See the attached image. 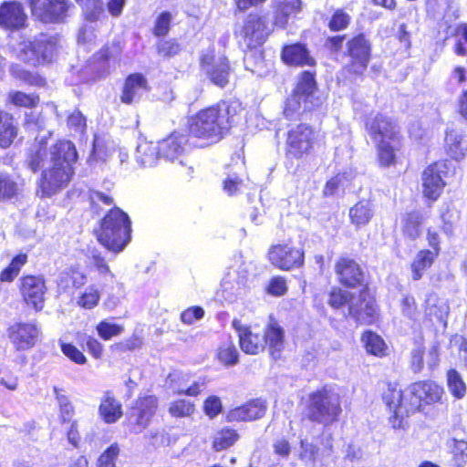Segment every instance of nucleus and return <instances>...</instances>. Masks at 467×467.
<instances>
[{
  "mask_svg": "<svg viewBox=\"0 0 467 467\" xmlns=\"http://www.w3.org/2000/svg\"><path fill=\"white\" fill-rule=\"evenodd\" d=\"M77 160L74 144L59 141L50 147L44 139L36 140L29 148L26 164L33 171H41L36 194L49 198L66 188L71 180L72 163Z\"/></svg>",
  "mask_w": 467,
  "mask_h": 467,
  "instance_id": "1",
  "label": "nucleus"
},
{
  "mask_svg": "<svg viewBox=\"0 0 467 467\" xmlns=\"http://www.w3.org/2000/svg\"><path fill=\"white\" fill-rule=\"evenodd\" d=\"M442 392V388L431 380L415 382L405 392L389 385L383 394V400L392 412L389 417L391 427L404 429L405 419L410 413L419 410L422 403L431 404L439 401Z\"/></svg>",
  "mask_w": 467,
  "mask_h": 467,
  "instance_id": "2",
  "label": "nucleus"
},
{
  "mask_svg": "<svg viewBox=\"0 0 467 467\" xmlns=\"http://www.w3.org/2000/svg\"><path fill=\"white\" fill-rule=\"evenodd\" d=\"M240 109L238 101L231 100L199 111L190 120V136L199 140L201 147L218 142L235 122Z\"/></svg>",
  "mask_w": 467,
  "mask_h": 467,
  "instance_id": "3",
  "label": "nucleus"
},
{
  "mask_svg": "<svg viewBox=\"0 0 467 467\" xmlns=\"http://www.w3.org/2000/svg\"><path fill=\"white\" fill-rule=\"evenodd\" d=\"M131 222L119 207L111 209L103 218L98 233L99 242L107 249L119 253L130 241Z\"/></svg>",
  "mask_w": 467,
  "mask_h": 467,
  "instance_id": "4",
  "label": "nucleus"
},
{
  "mask_svg": "<svg viewBox=\"0 0 467 467\" xmlns=\"http://www.w3.org/2000/svg\"><path fill=\"white\" fill-rule=\"evenodd\" d=\"M342 412L339 393L333 388L324 387L309 395L307 417L324 425L336 421Z\"/></svg>",
  "mask_w": 467,
  "mask_h": 467,
  "instance_id": "5",
  "label": "nucleus"
},
{
  "mask_svg": "<svg viewBox=\"0 0 467 467\" xmlns=\"http://www.w3.org/2000/svg\"><path fill=\"white\" fill-rule=\"evenodd\" d=\"M58 39L56 36L38 34L33 37L23 38L17 47V55L20 59L37 66L49 63L57 50Z\"/></svg>",
  "mask_w": 467,
  "mask_h": 467,
  "instance_id": "6",
  "label": "nucleus"
},
{
  "mask_svg": "<svg viewBox=\"0 0 467 467\" xmlns=\"http://www.w3.org/2000/svg\"><path fill=\"white\" fill-rule=\"evenodd\" d=\"M319 131L306 123L292 125L285 136V151L287 156L300 160L309 155L319 141Z\"/></svg>",
  "mask_w": 467,
  "mask_h": 467,
  "instance_id": "7",
  "label": "nucleus"
},
{
  "mask_svg": "<svg viewBox=\"0 0 467 467\" xmlns=\"http://www.w3.org/2000/svg\"><path fill=\"white\" fill-rule=\"evenodd\" d=\"M34 17L43 23L61 22L71 4L67 0H29Z\"/></svg>",
  "mask_w": 467,
  "mask_h": 467,
  "instance_id": "8",
  "label": "nucleus"
},
{
  "mask_svg": "<svg viewBox=\"0 0 467 467\" xmlns=\"http://www.w3.org/2000/svg\"><path fill=\"white\" fill-rule=\"evenodd\" d=\"M449 166L446 161H437L429 165L422 172V192L430 200H436L441 193L448 173Z\"/></svg>",
  "mask_w": 467,
  "mask_h": 467,
  "instance_id": "9",
  "label": "nucleus"
},
{
  "mask_svg": "<svg viewBox=\"0 0 467 467\" xmlns=\"http://www.w3.org/2000/svg\"><path fill=\"white\" fill-rule=\"evenodd\" d=\"M349 316L362 325H370L378 317L374 297L367 290L361 291L350 300Z\"/></svg>",
  "mask_w": 467,
  "mask_h": 467,
  "instance_id": "10",
  "label": "nucleus"
},
{
  "mask_svg": "<svg viewBox=\"0 0 467 467\" xmlns=\"http://www.w3.org/2000/svg\"><path fill=\"white\" fill-rule=\"evenodd\" d=\"M270 31L266 16L250 14L241 31V36L247 47L252 48L263 44Z\"/></svg>",
  "mask_w": 467,
  "mask_h": 467,
  "instance_id": "11",
  "label": "nucleus"
},
{
  "mask_svg": "<svg viewBox=\"0 0 467 467\" xmlns=\"http://www.w3.org/2000/svg\"><path fill=\"white\" fill-rule=\"evenodd\" d=\"M270 262L282 270L300 267L304 263V252L288 244H276L268 253Z\"/></svg>",
  "mask_w": 467,
  "mask_h": 467,
  "instance_id": "12",
  "label": "nucleus"
},
{
  "mask_svg": "<svg viewBox=\"0 0 467 467\" xmlns=\"http://www.w3.org/2000/svg\"><path fill=\"white\" fill-rule=\"evenodd\" d=\"M8 337L17 350L33 348L40 334L37 325L34 322H17L9 327Z\"/></svg>",
  "mask_w": 467,
  "mask_h": 467,
  "instance_id": "13",
  "label": "nucleus"
},
{
  "mask_svg": "<svg viewBox=\"0 0 467 467\" xmlns=\"http://www.w3.org/2000/svg\"><path fill=\"white\" fill-rule=\"evenodd\" d=\"M202 67L214 85L220 88H223L227 85L229 81L230 66L225 57H215L213 54H206L202 57Z\"/></svg>",
  "mask_w": 467,
  "mask_h": 467,
  "instance_id": "14",
  "label": "nucleus"
},
{
  "mask_svg": "<svg viewBox=\"0 0 467 467\" xmlns=\"http://www.w3.org/2000/svg\"><path fill=\"white\" fill-rule=\"evenodd\" d=\"M20 290L26 304L31 305L36 310L43 308L47 287L42 277L35 275L23 277Z\"/></svg>",
  "mask_w": 467,
  "mask_h": 467,
  "instance_id": "15",
  "label": "nucleus"
},
{
  "mask_svg": "<svg viewBox=\"0 0 467 467\" xmlns=\"http://www.w3.org/2000/svg\"><path fill=\"white\" fill-rule=\"evenodd\" d=\"M27 15L21 3L5 2L0 5V27L6 30H19L26 26Z\"/></svg>",
  "mask_w": 467,
  "mask_h": 467,
  "instance_id": "16",
  "label": "nucleus"
},
{
  "mask_svg": "<svg viewBox=\"0 0 467 467\" xmlns=\"http://www.w3.org/2000/svg\"><path fill=\"white\" fill-rule=\"evenodd\" d=\"M369 52L370 47L364 36L359 35L349 41L348 53L352 61L348 70L354 74H362L367 68Z\"/></svg>",
  "mask_w": 467,
  "mask_h": 467,
  "instance_id": "17",
  "label": "nucleus"
},
{
  "mask_svg": "<svg viewBox=\"0 0 467 467\" xmlns=\"http://www.w3.org/2000/svg\"><path fill=\"white\" fill-rule=\"evenodd\" d=\"M366 128L374 141L394 140L398 138L396 125L381 114H377L375 117L368 119Z\"/></svg>",
  "mask_w": 467,
  "mask_h": 467,
  "instance_id": "18",
  "label": "nucleus"
},
{
  "mask_svg": "<svg viewBox=\"0 0 467 467\" xmlns=\"http://www.w3.org/2000/svg\"><path fill=\"white\" fill-rule=\"evenodd\" d=\"M149 90L148 81L142 74H131L126 78L120 100L125 104L138 102Z\"/></svg>",
  "mask_w": 467,
  "mask_h": 467,
  "instance_id": "19",
  "label": "nucleus"
},
{
  "mask_svg": "<svg viewBox=\"0 0 467 467\" xmlns=\"http://www.w3.org/2000/svg\"><path fill=\"white\" fill-rule=\"evenodd\" d=\"M266 410V404L264 400H253L240 407L231 410L226 419L228 421H246L262 418Z\"/></svg>",
  "mask_w": 467,
  "mask_h": 467,
  "instance_id": "20",
  "label": "nucleus"
},
{
  "mask_svg": "<svg viewBox=\"0 0 467 467\" xmlns=\"http://www.w3.org/2000/svg\"><path fill=\"white\" fill-rule=\"evenodd\" d=\"M336 273L339 282L349 287H354L363 281V272L354 260L340 258L336 264Z\"/></svg>",
  "mask_w": 467,
  "mask_h": 467,
  "instance_id": "21",
  "label": "nucleus"
},
{
  "mask_svg": "<svg viewBox=\"0 0 467 467\" xmlns=\"http://www.w3.org/2000/svg\"><path fill=\"white\" fill-rule=\"evenodd\" d=\"M445 150L451 158L456 161L463 159L467 155V131L460 128L448 130Z\"/></svg>",
  "mask_w": 467,
  "mask_h": 467,
  "instance_id": "22",
  "label": "nucleus"
},
{
  "mask_svg": "<svg viewBox=\"0 0 467 467\" xmlns=\"http://www.w3.org/2000/svg\"><path fill=\"white\" fill-rule=\"evenodd\" d=\"M233 326L239 333L241 348L246 354L255 355L265 348L263 337L254 333L250 327H244L237 320H234Z\"/></svg>",
  "mask_w": 467,
  "mask_h": 467,
  "instance_id": "23",
  "label": "nucleus"
},
{
  "mask_svg": "<svg viewBox=\"0 0 467 467\" xmlns=\"http://www.w3.org/2000/svg\"><path fill=\"white\" fill-rule=\"evenodd\" d=\"M157 409V399L154 396L140 398L130 411V417L134 419L137 425L145 428L155 414Z\"/></svg>",
  "mask_w": 467,
  "mask_h": 467,
  "instance_id": "24",
  "label": "nucleus"
},
{
  "mask_svg": "<svg viewBox=\"0 0 467 467\" xmlns=\"http://www.w3.org/2000/svg\"><path fill=\"white\" fill-rule=\"evenodd\" d=\"M185 142L186 137L183 134L178 132L172 133L168 138L157 143L161 157L169 161H173L180 157L183 152V145Z\"/></svg>",
  "mask_w": 467,
  "mask_h": 467,
  "instance_id": "25",
  "label": "nucleus"
},
{
  "mask_svg": "<svg viewBox=\"0 0 467 467\" xmlns=\"http://www.w3.org/2000/svg\"><path fill=\"white\" fill-rule=\"evenodd\" d=\"M186 376L182 373H171L167 378V384L174 393L183 394L191 397L199 395L204 388L203 381H194L192 385L185 384Z\"/></svg>",
  "mask_w": 467,
  "mask_h": 467,
  "instance_id": "26",
  "label": "nucleus"
},
{
  "mask_svg": "<svg viewBox=\"0 0 467 467\" xmlns=\"http://www.w3.org/2000/svg\"><path fill=\"white\" fill-rule=\"evenodd\" d=\"M282 59L287 65L292 66H312L314 59L309 56L306 47L301 44H294L284 47Z\"/></svg>",
  "mask_w": 467,
  "mask_h": 467,
  "instance_id": "27",
  "label": "nucleus"
},
{
  "mask_svg": "<svg viewBox=\"0 0 467 467\" xmlns=\"http://www.w3.org/2000/svg\"><path fill=\"white\" fill-rule=\"evenodd\" d=\"M426 315L431 321H436L445 326L449 315L447 301L435 294H430L426 298Z\"/></svg>",
  "mask_w": 467,
  "mask_h": 467,
  "instance_id": "28",
  "label": "nucleus"
},
{
  "mask_svg": "<svg viewBox=\"0 0 467 467\" xmlns=\"http://www.w3.org/2000/svg\"><path fill=\"white\" fill-rule=\"evenodd\" d=\"M161 158L157 143L146 140L140 141L136 149L135 159L142 167H151Z\"/></svg>",
  "mask_w": 467,
  "mask_h": 467,
  "instance_id": "29",
  "label": "nucleus"
},
{
  "mask_svg": "<svg viewBox=\"0 0 467 467\" xmlns=\"http://www.w3.org/2000/svg\"><path fill=\"white\" fill-rule=\"evenodd\" d=\"M349 219L357 228L368 224L374 216L373 204L367 200L357 202L349 209Z\"/></svg>",
  "mask_w": 467,
  "mask_h": 467,
  "instance_id": "30",
  "label": "nucleus"
},
{
  "mask_svg": "<svg viewBox=\"0 0 467 467\" xmlns=\"http://www.w3.org/2000/svg\"><path fill=\"white\" fill-rule=\"evenodd\" d=\"M284 335V329L278 325V323L274 319H270L263 338L265 345L267 344L269 346L272 355L275 352H280L283 348Z\"/></svg>",
  "mask_w": 467,
  "mask_h": 467,
  "instance_id": "31",
  "label": "nucleus"
},
{
  "mask_svg": "<svg viewBox=\"0 0 467 467\" xmlns=\"http://www.w3.org/2000/svg\"><path fill=\"white\" fill-rule=\"evenodd\" d=\"M99 414L107 423L117 421L122 415L121 405L107 392L99 406Z\"/></svg>",
  "mask_w": 467,
  "mask_h": 467,
  "instance_id": "32",
  "label": "nucleus"
},
{
  "mask_svg": "<svg viewBox=\"0 0 467 467\" xmlns=\"http://www.w3.org/2000/svg\"><path fill=\"white\" fill-rule=\"evenodd\" d=\"M316 82L312 73L306 71L302 74L294 93L304 98L305 109H311Z\"/></svg>",
  "mask_w": 467,
  "mask_h": 467,
  "instance_id": "33",
  "label": "nucleus"
},
{
  "mask_svg": "<svg viewBox=\"0 0 467 467\" xmlns=\"http://www.w3.org/2000/svg\"><path fill=\"white\" fill-rule=\"evenodd\" d=\"M16 134L17 130L13 117L7 112L0 111V147H9Z\"/></svg>",
  "mask_w": 467,
  "mask_h": 467,
  "instance_id": "34",
  "label": "nucleus"
},
{
  "mask_svg": "<svg viewBox=\"0 0 467 467\" xmlns=\"http://www.w3.org/2000/svg\"><path fill=\"white\" fill-rule=\"evenodd\" d=\"M437 255V250H421L417 254L411 264L413 280H419L421 278L424 271L431 267Z\"/></svg>",
  "mask_w": 467,
  "mask_h": 467,
  "instance_id": "35",
  "label": "nucleus"
},
{
  "mask_svg": "<svg viewBox=\"0 0 467 467\" xmlns=\"http://www.w3.org/2000/svg\"><path fill=\"white\" fill-rule=\"evenodd\" d=\"M278 5L275 16V25L284 27L288 18L300 12V0H278Z\"/></svg>",
  "mask_w": 467,
  "mask_h": 467,
  "instance_id": "36",
  "label": "nucleus"
},
{
  "mask_svg": "<svg viewBox=\"0 0 467 467\" xmlns=\"http://www.w3.org/2000/svg\"><path fill=\"white\" fill-rule=\"evenodd\" d=\"M239 439L237 431L231 428H223L217 431L213 439V448L216 451L226 450L233 446Z\"/></svg>",
  "mask_w": 467,
  "mask_h": 467,
  "instance_id": "37",
  "label": "nucleus"
},
{
  "mask_svg": "<svg viewBox=\"0 0 467 467\" xmlns=\"http://www.w3.org/2000/svg\"><path fill=\"white\" fill-rule=\"evenodd\" d=\"M422 216L418 212L407 213L402 218V232L410 240H415L420 234Z\"/></svg>",
  "mask_w": 467,
  "mask_h": 467,
  "instance_id": "38",
  "label": "nucleus"
},
{
  "mask_svg": "<svg viewBox=\"0 0 467 467\" xmlns=\"http://www.w3.org/2000/svg\"><path fill=\"white\" fill-rule=\"evenodd\" d=\"M361 339L368 353L377 357L386 355V344L376 333L367 331L362 335Z\"/></svg>",
  "mask_w": 467,
  "mask_h": 467,
  "instance_id": "39",
  "label": "nucleus"
},
{
  "mask_svg": "<svg viewBox=\"0 0 467 467\" xmlns=\"http://www.w3.org/2000/svg\"><path fill=\"white\" fill-rule=\"evenodd\" d=\"M397 141L398 139L394 140H385L375 141L378 146L379 161L382 166H389L394 163V150L397 145Z\"/></svg>",
  "mask_w": 467,
  "mask_h": 467,
  "instance_id": "40",
  "label": "nucleus"
},
{
  "mask_svg": "<svg viewBox=\"0 0 467 467\" xmlns=\"http://www.w3.org/2000/svg\"><path fill=\"white\" fill-rule=\"evenodd\" d=\"M239 353L234 344L226 340L223 341L217 352V358L223 364L226 366H234L238 363Z\"/></svg>",
  "mask_w": 467,
  "mask_h": 467,
  "instance_id": "41",
  "label": "nucleus"
},
{
  "mask_svg": "<svg viewBox=\"0 0 467 467\" xmlns=\"http://www.w3.org/2000/svg\"><path fill=\"white\" fill-rule=\"evenodd\" d=\"M305 109L304 98L293 93L285 102L284 114L285 118L293 119H296L303 111L309 110Z\"/></svg>",
  "mask_w": 467,
  "mask_h": 467,
  "instance_id": "42",
  "label": "nucleus"
},
{
  "mask_svg": "<svg viewBox=\"0 0 467 467\" xmlns=\"http://www.w3.org/2000/svg\"><path fill=\"white\" fill-rule=\"evenodd\" d=\"M26 254H18L10 265L0 273V281L12 282L20 273L21 267L26 263Z\"/></svg>",
  "mask_w": 467,
  "mask_h": 467,
  "instance_id": "43",
  "label": "nucleus"
},
{
  "mask_svg": "<svg viewBox=\"0 0 467 467\" xmlns=\"http://www.w3.org/2000/svg\"><path fill=\"white\" fill-rule=\"evenodd\" d=\"M194 411V403L183 399L171 401L169 406V413L176 418L191 417Z\"/></svg>",
  "mask_w": 467,
  "mask_h": 467,
  "instance_id": "44",
  "label": "nucleus"
},
{
  "mask_svg": "<svg viewBox=\"0 0 467 467\" xmlns=\"http://www.w3.org/2000/svg\"><path fill=\"white\" fill-rule=\"evenodd\" d=\"M83 5L86 19L89 22H96L103 15V6L100 0H76Z\"/></svg>",
  "mask_w": 467,
  "mask_h": 467,
  "instance_id": "45",
  "label": "nucleus"
},
{
  "mask_svg": "<svg viewBox=\"0 0 467 467\" xmlns=\"http://www.w3.org/2000/svg\"><path fill=\"white\" fill-rule=\"evenodd\" d=\"M96 329L102 339L109 340L113 337L120 335L123 332L124 327L121 325L103 320L97 325Z\"/></svg>",
  "mask_w": 467,
  "mask_h": 467,
  "instance_id": "46",
  "label": "nucleus"
},
{
  "mask_svg": "<svg viewBox=\"0 0 467 467\" xmlns=\"http://www.w3.org/2000/svg\"><path fill=\"white\" fill-rule=\"evenodd\" d=\"M448 387L453 396L460 399L462 398L466 392V386L460 377L459 373L451 369L447 374Z\"/></svg>",
  "mask_w": 467,
  "mask_h": 467,
  "instance_id": "47",
  "label": "nucleus"
},
{
  "mask_svg": "<svg viewBox=\"0 0 467 467\" xmlns=\"http://www.w3.org/2000/svg\"><path fill=\"white\" fill-rule=\"evenodd\" d=\"M20 186L9 176H0V201L16 196Z\"/></svg>",
  "mask_w": 467,
  "mask_h": 467,
  "instance_id": "48",
  "label": "nucleus"
},
{
  "mask_svg": "<svg viewBox=\"0 0 467 467\" xmlns=\"http://www.w3.org/2000/svg\"><path fill=\"white\" fill-rule=\"evenodd\" d=\"M355 297L354 295L340 288H333L329 294L328 304L333 308H340L345 304L350 305V300Z\"/></svg>",
  "mask_w": 467,
  "mask_h": 467,
  "instance_id": "49",
  "label": "nucleus"
},
{
  "mask_svg": "<svg viewBox=\"0 0 467 467\" xmlns=\"http://www.w3.org/2000/svg\"><path fill=\"white\" fill-rule=\"evenodd\" d=\"M424 347L421 341L416 342L414 348L410 353V368L413 372L419 373L422 370L424 365Z\"/></svg>",
  "mask_w": 467,
  "mask_h": 467,
  "instance_id": "50",
  "label": "nucleus"
},
{
  "mask_svg": "<svg viewBox=\"0 0 467 467\" xmlns=\"http://www.w3.org/2000/svg\"><path fill=\"white\" fill-rule=\"evenodd\" d=\"M119 454L117 444L110 445L99 458L98 467H116V460Z\"/></svg>",
  "mask_w": 467,
  "mask_h": 467,
  "instance_id": "51",
  "label": "nucleus"
},
{
  "mask_svg": "<svg viewBox=\"0 0 467 467\" xmlns=\"http://www.w3.org/2000/svg\"><path fill=\"white\" fill-rule=\"evenodd\" d=\"M60 348L63 354L76 364L83 365L87 362L85 355L74 345L61 342Z\"/></svg>",
  "mask_w": 467,
  "mask_h": 467,
  "instance_id": "52",
  "label": "nucleus"
},
{
  "mask_svg": "<svg viewBox=\"0 0 467 467\" xmlns=\"http://www.w3.org/2000/svg\"><path fill=\"white\" fill-rule=\"evenodd\" d=\"M10 101L19 107H33L37 101L38 98L32 94H26L20 91L11 92L9 94Z\"/></svg>",
  "mask_w": 467,
  "mask_h": 467,
  "instance_id": "53",
  "label": "nucleus"
},
{
  "mask_svg": "<svg viewBox=\"0 0 467 467\" xmlns=\"http://www.w3.org/2000/svg\"><path fill=\"white\" fill-rule=\"evenodd\" d=\"M453 459L458 466L467 462V441L463 440H452Z\"/></svg>",
  "mask_w": 467,
  "mask_h": 467,
  "instance_id": "54",
  "label": "nucleus"
},
{
  "mask_svg": "<svg viewBox=\"0 0 467 467\" xmlns=\"http://www.w3.org/2000/svg\"><path fill=\"white\" fill-rule=\"evenodd\" d=\"M99 293L98 289L93 286L88 287L85 292L80 296L78 303L84 308H92L99 303Z\"/></svg>",
  "mask_w": 467,
  "mask_h": 467,
  "instance_id": "55",
  "label": "nucleus"
},
{
  "mask_svg": "<svg viewBox=\"0 0 467 467\" xmlns=\"http://www.w3.org/2000/svg\"><path fill=\"white\" fill-rule=\"evenodd\" d=\"M224 298L233 301L234 298L243 295L244 288L239 282L234 284L230 279H224L222 283Z\"/></svg>",
  "mask_w": 467,
  "mask_h": 467,
  "instance_id": "56",
  "label": "nucleus"
},
{
  "mask_svg": "<svg viewBox=\"0 0 467 467\" xmlns=\"http://www.w3.org/2000/svg\"><path fill=\"white\" fill-rule=\"evenodd\" d=\"M243 182L236 174H229L223 181V192L229 196L238 194L241 192Z\"/></svg>",
  "mask_w": 467,
  "mask_h": 467,
  "instance_id": "57",
  "label": "nucleus"
},
{
  "mask_svg": "<svg viewBox=\"0 0 467 467\" xmlns=\"http://www.w3.org/2000/svg\"><path fill=\"white\" fill-rule=\"evenodd\" d=\"M91 260L93 266L102 277L106 280H112L114 278V275L111 273L109 265L105 262V259L99 253H93Z\"/></svg>",
  "mask_w": 467,
  "mask_h": 467,
  "instance_id": "58",
  "label": "nucleus"
},
{
  "mask_svg": "<svg viewBox=\"0 0 467 467\" xmlns=\"http://www.w3.org/2000/svg\"><path fill=\"white\" fill-rule=\"evenodd\" d=\"M347 185V178L346 174H337L335 177L331 178L324 187V194L326 196L334 195L338 189L344 188Z\"/></svg>",
  "mask_w": 467,
  "mask_h": 467,
  "instance_id": "59",
  "label": "nucleus"
},
{
  "mask_svg": "<svg viewBox=\"0 0 467 467\" xmlns=\"http://www.w3.org/2000/svg\"><path fill=\"white\" fill-rule=\"evenodd\" d=\"M222 402L217 396H209L203 402V411L211 419L216 417L222 410Z\"/></svg>",
  "mask_w": 467,
  "mask_h": 467,
  "instance_id": "60",
  "label": "nucleus"
},
{
  "mask_svg": "<svg viewBox=\"0 0 467 467\" xmlns=\"http://www.w3.org/2000/svg\"><path fill=\"white\" fill-rule=\"evenodd\" d=\"M349 16L342 10H337L329 22V27L333 31L342 30L347 27L349 23Z\"/></svg>",
  "mask_w": 467,
  "mask_h": 467,
  "instance_id": "61",
  "label": "nucleus"
},
{
  "mask_svg": "<svg viewBox=\"0 0 467 467\" xmlns=\"http://www.w3.org/2000/svg\"><path fill=\"white\" fill-rule=\"evenodd\" d=\"M204 311L200 306H192L184 310L181 315V320L186 325H192L196 320L202 318Z\"/></svg>",
  "mask_w": 467,
  "mask_h": 467,
  "instance_id": "62",
  "label": "nucleus"
},
{
  "mask_svg": "<svg viewBox=\"0 0 467 467\" xmlns=\"http://www.w3.org/2000/svg\"><path fill=\"white\" fill-rule=\"evenodd\" d=\"M171 21V16L169 12L161 13L156 21L154 27L155 35L159 36L166 35L169 31Z\"/></svg>",
  "mask_w": 467,
  "mask_h": 467,
  "instance_id": "63",
  "label": "nucleus"
},
{
  "mask_svg": "<svg viewBox=\"0 0 467 467\" xmlns=\"http://www.w3.org/2000/svg\"><path fill=\"white\" fill-rule=\"evenodd\" d=\"M84 342H85L87 350L89 352L90 355H92V357L94 358L98 359L102 357L103 346L98 339H96L93 337L87 336L84 338Z\"/></svg>",
  "mask_w": 467,
  "mask_h": 467,
  "instance_id": "64",
  "label": "nucleus"
}]
</instances>
